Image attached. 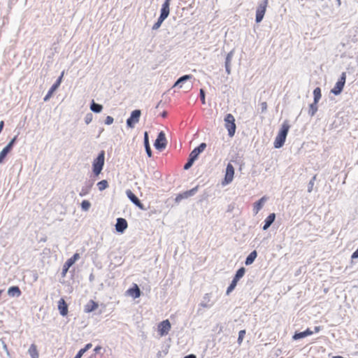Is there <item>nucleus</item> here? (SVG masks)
I'll list each match as a JSON object with an SVG mask.
<instances>
[{"mask_svg":"<svg viewBox=\"0 0 358 358\" xmlns=\"http://www.w3.org/2000/svg\"><path fill=\"white\" fill-rule=\"evenodd\" d=\"M260 109H261V113H264L267 110V103L266 101H263L260 103Z\"/></svg>","mask_w":358,"mask_h":358,"instance_id":"obj_44","label":"nucleus"},{"mask_svg":"<svg viewBox=\"0 0 358 358\" xmlns=\"http://www.w3.org/2000/svg\"><path fill=\"white\" fill-rule=\"evenodd\" d=\"M98 308V303L93 300H90L85 306L84 310L85 313H91Z\"/></svg>","mask_w":358,"mask_h":358,"instance_id":"obj_27","label":"nucleus"},{"mask_svg":"<svg viewBox=\"0 0 358 358\" xmlns=\"http://www.w3.org/2000/svg\"><path fill=\"white\" fill-rule=\"evenodd\" d=\"M225 127L228 131V135L233 137L236 132V126L234 117L229 113L224 117Z\"/></svg>","mask_w":358,"mask_h":358,"instance_id":"obj_3","label":"nucleus"},{"mask_svg":"<svg viewBox=\"0 0 358 358\" xmlns=\"http://www.w3.org/2000/svg\"><path fill=\"white\" fill-rule=\"evenodd\" d=\"M143 136V143L146 154L148 157H151L152 156V152L149 143V136L148 131H145Z\"/></svg>","mask_w":358,"mask_h":358,"instance_id":"obj_19","label":"nucleus"},{"mask_svg":"<svg viewBox=\"0 0 358 358\" xmlns=\"http://www.w3.org/2000/svg\"><path fill=\"white\" fill-rule=\"evenodd\" d=\"M141 111L139 109H136L131 113L130 117L127 120V126L129 128H134L139 122Z\"/></svg>","mask_w":358,"mask_h":358,"instance_id":"obj_8","label":"nucleus"},{"mask_svg":"<svg viewBox=\"0 0 358 358\" xmlns=\"http://www.w3.org/2000/svg\"><path fill=\"white\" fill-rule=\"evenodd\" d=\"M234 175V168L231 163H228L226 168V172L222 185H228L232 182Z\"/></svg>","mask_w":358,"mask_h":358,"instance_id":"obj_9","label":"nucleus"},{"mask_svg":"<svg viewBox=\"0 0 358 358\" xmlns=\"http://www.w3.org/2000/svg\"><path fill=\"white\" fill-rule=\"evenodd\" d=\"M316 180V175H315L309 181L308 184V192L310 193L313 191L315 180Z\"/></svg>","mask_w":358,"mask_h":358,"instance_id":"obj_40","label":"nucleus"},{"mask_svg":"<svg viewBox=\"0 0 358 358\" xmlns=\"http://www.w3.org/2000/svg\"><path fill=\"white\" fill-rule=\"evenodd\" d=\"M90 206H91V203L87 200H83L81 202V208H82V210H83L85 211H87L90 209Z\"/></svg>","mask_w":358,"mask_h":358,"instance_id":"obj_38","label":"nucleus"},{"mask_svg":"<svg viewBox=\"0 0 358 358\" xmlns=\"http://www.w3.org/2000/svg\"><path fill=\"white\" fill-rule=\"evenodd\" d=\"M332 358H344V357L342 356H340V355H337V356H334Z\"/></svg>","mask_w":358,"mask_h":358,"instance_id":"obj_57","label":"nucleus"},{"mask_svg":"<svg viewBox=\"0 0 358 358\" xmlns=\"http://www.w3.org/2000/svg\"><path fill=\"white\" fill-rule=\"evenodd\" d=\"M337 3H338V5L340 6L341 2V0H336Z\"/></svg>","mask_w":358,"mask_h":358,"instance_id":"obj_59","label":"nucleus"},{"mask_svg":"<svg viewBox=\"0 0 358 358\" xmlns=\"http://www.w3.org/2000/svg\"><path fill=\"white\" fill-rule=\"evenodd\" d=\"M184 358H196V356L194 354H190L185 356Z\"/></svg>","mask_w":358,"mask_h":358,"instance_id":"obj_52","label":"nucleus"},{"mask_svg":"<svg viewBox=\"0 0 358 358\" xmlns=\"http://www.w3.org/2000/svg\"><path fill=\"white\" fill-rule=\"evenodd\" d=\"M94 280V275L93 273H91L89 276V280L90 282H92Z\"/></svg>","mask_w":358,"mask_h":358,"instance_id":"obj_55","label":"nucleus"},{"mask_svg":"<svg viewBox=\"0 0 358 358\" xmlns=\"http://www.w3.org/2000/svg\"><path fill=\"white\" fill-rule=\"evenodd\" d=\"M105 162V151L101 150L92 162V173L95 177L99 176L103 170Z\"/></svg>","mask_w":358,"mask_h":358,"instance_id":"obj_2","label":"nucleus"},{"mask_svg":"<svg viewBox=\"0 0 358 358\" xmlns=\"http://www.w3.org/2000/svg\"><path fill=\"white\" fill-rule=\"evenodd\" d=\"M289 128L290 125L289 124V121L287 120H285L282 122L281 127L275 138L273 143L275 148H280L283 146L286 141V138L289 130Z\"/></svg>","mask_w":358,"mask_h":358,"instance_id":"obj_1","label":"nucleus"},{"mask_svg":"<svg viewBox=\"0 0 358 358\" xmlns=\"http://www.w3.org/2000/svg\"><path fill=\"white\" fill-rule=\"evenodd\" d=\"M317 103L318 102L313 101V103L310 104L309 110H308V114L310 116H311V117L314 116L315 114L316 113V112L317 111V109H318Z\"/></svg>","mask_w":358,"mask_h":358,"instance_id":"obj_33","label":"nucleus"},{"mask_svg":"<svg viewBox=\"0 0 358 358\" xmlns=\"http://www.w3.org/2000/svg\"><path fill=\"white\" fill-rule=\"evenodd\" d=\"M346 81V73L343 72L340 76V78L335 84L334 87L331 90V92L334 95L340 94L345 86Z\"/></svg>","mask_w":358,"mask_h":358,"instance_id":"obj_5","label":"nucleus"},{"mask_svg":"<svg viewBox=\"0 0 358 358\" xmlns=\"http://www.w3.org/2000/svg\"><path fill=\"white\" fill-rule=\"evenodd\" d=\"M234 56V51H230L226 56L225 58V71L228 75L231 73V62Z\"/></svg>","mask_w":358,"mask_h":358,"instance_id":"obj_21","label":"nucleus"},{"mask_svg":"<svg viewBox=\"0 0 358 358\" xmlns=\"http://www.w3.org/2000/svg\"><path fill=\"white\" fill-rule=\"evenodd\" d=\"M90 110L95 113H99L103 110V106L92 100L90 104Z\"/></svg>","mask_w":358,"mask_h":358,"instance_id":"obj_31","label":"nucleus"},{"mask_svg":"<svg viewBox=\"0 0 358 358\" xmlns=\"http://www.w3.org/2000/svg\"><path fill=\"white\" fill-rule=\"evenodd\" d=\"M127 292L134 299H137L140 297L141 294V291L138 286L136 284H134V286L129 288Z\"/></svg>","mask_w":358,"mask_h":358,"instance_id":"obj_20","label":"nucleus"},{"mask_svg":"<svg viewBox=\"0 0 358 358\" xmlns=\"http://www.w3.org/2000/svg\"><path fill=\"white\" fill-rule=\"evenodd\" d=\"M128 227L127 221L122 217H118L116 220L115 230L117 232L122 234Z\"/></svg>","mask_w":358,"mask_h":358,"instance_id":"obj_15","label":"nucleus"},{"mask_svg":"<svg viewBox=\"0 0 358 358\" xmlns=\"http://www.w3.org/2000/svg\"><path fill=\"white\" fill-rule=\"evenodd\" d=\"M198 189H199V186H196L195 187H194L189 190H187V191L183 192L182 193L178 194L175 199V202L178 203L182 199H187L190 196H194L197 192Z\"/></svg>","mask_w":358,"mask_h":358,"instance_id":"obj_10","label":"nucleus"},{"mask_svg":"<svg viewBox=\"0 0 358 358\" xmlns=\"http://www.w3.org/2000/svg\"><path fill=\"white\" fill-rule=\"evenodd\" d=\"M57 308L62 316H66L68 314V305L63 298L59 300Z\"/></svg>","mask_w":358,"mask_h":358,"instance_id":"obj_18","label":"nucleus"},{"mask_svg":"<svg viewBox=\"0 0 358 358\" xmlns=\"http://www.w3.org/2000/svg\"><path fill=\"white\" fill-rule=\"evenodd\" d=\"M28 353L30 355L31 358H38L39 355L37 350V346L33 343L30 345Z\"/></svg>","mask_w":358,"mask_h":358,"instance_id":"obj_30","label":"nucleus"},{"mask_svg":"<svg viewBox=\"0 0 358 358\" xmlns=\"http://www.w3.org/2000/svg\"><path fill=\"white\" fill-rule=\"evenodd\" d=\"M313 334V331H311L310 329H307L303 331L300 332H295L294 336H292L293 340H299L303 338L308 336H310Z\"/></svg>","mask_w":358,"mask_h":358,"instance_id":"obj_22","label":"nucleus"},{"mask_svg":"<svg viewBox=\"0 0 358 358\" xmlns=\"http://www.w3.org/2000/svg\"><path fill=\"white\" fill-rule=\"evenodd\" d=\"M3 348H4L6 350H7V345H6L5 343L3 344Z\"/></svg>","mask_w":358,"mask_h":358,"instance_id":"obj_60","label":"nucleus"},{"mask_svg":"<svg viewBox=\"0 0 358 358\" xmlns=\"http://www.w3.org/2000/svg\"><path fill=\"white\" fill-rule=\"evenodd\" d=\"M357 250H358V247H357Z\"/></svg>","mask_w":358,"mask_h":358,"instance_id":"obj_61","label":"nucleus"},{"mask_svg":"<svg viewBox=\"0 0 358 358\" xmlns=\"http://www.w3.org/2000/svg\"><path fill=\"white\" fill-rule=\"evenodd\" d=\"M168 113L166 111H163L162 113V117H166L167 116Z\"/></svg>","mask_w":358,"mask_h":358,"instance_id":"obj_56","label":"nucleus"},{"mask_svg":"<svg viewBox=\"0 0 358 358\" xmlns=\"http://www.w3.org/2000/svg\"><path fill=\"white\" fill-rule=\"evenodd\" d=\"M3 127H4V122L3 121H1L0 122V132L2 131V130L3 129Z\"/></svg>","mask_w":358,"mask_h":358,"instance_id":"obj_54","label":"nucleus"},{"mask_svg":"<svg viewBox=\"0 0 358 358\" xmlns=\"http://www.w3.org/2000/svg\"><path fill=\"white\" fill-rule=\"evenodd\" d=\"M210 300H211V294L207 293L203 296V299H202L201 302L200 303L199 306L203 308H210L213 304V303H210Z\"/></svg>","mask_w":358,"mask_h":358,"instance_id":"obj_25","label":"nucleus"},{"mask_svg":"<svg viewBox=\"0 0 358 358\" xmlns=\"http://www.w3.org/2000/svg\"><path fill=\"white\" fill-rule=\"evenodd\" d=\"M101 349H102V348H101V346H99V345L96 346V347H95V348L94 349V352L95 353H96V354H97V353H99V352H100V351L101 350Z\"/></svg>","mask_w":358,"mask_h":358,"instance_id":"obj_50","label":"nucleus"},{"mask_svg":"<svg viewBox=\"0 0 358 358\" xmlns=\"http://www.w3.org/2000/svg\"><path fill=\"white\" fill-rule=\"evenodd\" d=\"M73 265V264L71 263V261L70 262L68 259L66 261L62 267V271L61 273L62 277L64 278L66 276L69 268Z\"/></svg>","mask_w":358,"mask_h":358,"instance_id":"obj_32","label":"nucleus"},{"mask_svg":"<svg viewBox=\"0 0 358 358\" xmlns=\"http://www.w3.org/2000/svg\"><path fill=\"white\" fill-rule=\"evenodd\" d=\"M206 148V143H201L189 153V156L196 161Z\"/></svg>","mask_w":358,"mask_h":358,"instance_id":"obj_16","label":"nucleus"},{"mask_svg":"<svg viewBox=\"0 0 358 358\" xmlns=\"http://www.w3.org/2000/svg\"><path fill=\"white\" fill-rule=\"evenodd\" d=\"M10 152L8 148L6 147L3 148V149L0 152V164H3L4 162L5 158L8 155V154Z\"/></svg>","mask_w":358,"mask_h":358,"instance_id":"obj_35","label":"nucleus"},{"mask_svg":"<svg viewBox=\"0 0 358 358\" xmlns=\"http://www.w3.org/2000/svg\"><path fill=\"white\" fill-rule=\"evenodd\" d=\"M320 330H321V327H320V326H315V327H314V331H315V333L319 332Z\"/></svg>","mask_w":358,"mask_h":358,"instance_id":"obj_53","label":"nucleus"},{"mask_svg":"<svg viewBox=\"0 0 358 358\" xmlns=\"http://www.w3.org/2000/svg\"><path fill=\"white\" fill-rule=\"evenodd\" d=\"M170 2L171 0H165L164 3L162 6V8L166 9V10L170 11Z\"/></svg>","mask_w":358,"mask_h":358,"instance_id":"obj_46","label":"nucleus"},{"mask_svg":"<svg viewBox=\"0 0 358 358\" xmlns=\"http://www.w3.org/2000/svg\"><path fill=\"white\" fill-rule=\"evenodd\" d=\"M126 194L128 197V199L138 208L143 210H145L146 208L145 206L141 203V201L139 200V199L130 190L127 189L126 191Z\"/></svg>","mask_w":358,"mask_h":358,"instance_id":"obj_12","label":"nucleus"},{"mask_svg":"<svg viewBox=\"0 0 358 358\" xmlns=\"http://www.w3.org/2000/svg\"><path fill=\"white\" fill-rule=\"evenodd\" d=\"M63 76H64V71L61 73L60 76L57 79L55 83L49 89L48 93L43 98L44 101H48L50 99V98L52 96L54 92L59 87V85L62 83V80Z\"/></svg>","mask_w":358,"mask_h":358,"instance_id":"obj_11","label":"nucleus"},{"mask_svg":"<svg viewBox=\"0 0 358 358\" xmlns=\"http://www.w3.org/2000/svg\"><path fill=\"white\" fill-rule=\"evenodd\" d=\"M192 78V75H184L181 77H180L177 81L175 83L173 87H179L180 88L182 87V85L187 81L188 80L191 79Z\"/></svg>","mask_w":358,"mask_h":358,"instance_id":"obj_29","label":"nucleus"},{"mask_svg":"<svg viewBox=\"0 0 358 358\" xmlns=\"http://www.w3.org/2000/svg\"><path fill=\"white\" fill-rule=\"evenodd\" d=\"M257 251L256 250H253L246 257V259L245 260V264L246 266H249V265L252 264L255 262V260L257 258Z\"/></svg>","mask_w":358,"mask_h":358,"instance_id":"obj_28","label":"nucleus"},{"mask_svg":"<svg viewBox=\"0 0 358 358\" xmlns=\"http://www.w3.org/2000/svg\"><path fill=\"white\" fill-rule=\"evenodd\" d=\"M114 119L111 116H107L105 120V124L107 125H110L113 123Z\"/></svg>","mask_w":358,"mask_h":358,"instance_id":"obj_47","label":"nucleus"},{"mask_svg":"<svg viewBox=\"0 0 358 358\" xmlns=\"http://www.w3.org/2000/svg\"><path fill=\"white\" fill-rule=\"evenodd\" d=\"M83 353H82L80 350L78 352V353L76 354V355L74 357V358H81V357L83 356Z\"/></svg>","mask_w":358,"mask_h":358,"instance_id":"obj_51","label":"nucleus"},{"mask_svg":"<svg viewBox=\"0 0 358 358\" xmlns=\"http://www.w3.org/2000/svg\"><path fill=\"white\" fill-rule=\"evenodd\" d=\"M92 119H93V115L92 113H87L85 117V122L87 124H89L92 121Z\"/></svg>","mask_w":358,"mask_h":358,"instance_id":"obj_43","label":"nucleus"},{"mask_svg":"<svg viewBox=\"0 0 358 358\" xmlns=\"http://www.w3.org/2000/svg\"><path fill=\"white\" fill-rule=\"evenodd\" d=\"M194 162H195V160L189 156L187 162L185 164V165L183 166V169L185 170L189 169L192 166Z\"/></svg>","mask_w":358,"mask_h":358,"instance_id":"obj_37","label":"nucleus"},{"mask_svg":"<svg viewBox=\"0 0 358 358\" xmlns=\"http://www.w3.org/2000/svg\"><path fill=\"white\" fill-rule=\"evenodd\" d=\"M275 219V214L274 213H271L264 220L262 229L264 231L267 230L271 225L274 222Z\"/></svg>","mask_w":358,"mask_h":358,"instance_id":"obj_23","label":"nucleus"},{"mask_svg":"<svg viewBox=\"0 0 358 358\" xmlns=\"http://www.w3.org/2000/svg\"><path fill=\"white\" fill-rule=\"evenodd\" d=\"M96 185L99 191H103L108 187V182L106 180H102Z\"/></svg>","mask_w":358,"mask_h":358,"instance_id":"obj_36","label":"nucleus"},{"mask_svg":"<svg viewBox=\"0 0 358 358\" xmlns=\"http://www.w3.org/2000/svg\"><path fill=\"white\" fill-rule=\"evenodd\" d=\"M268 1V0H262L260 3H259L258 6L256 10V16H255V22L257 23H259L262 21L264 14L266 13Z\"/></svg>","mask_w":358,"mask_h":358,"instance_id":"obj_6","label":"nucleus"},{"mask_svg":"<svg viewBox=\"0 0 358 358\" xmlns=\"http://www.w3.org/2000/svg\"><path fill=\"white\" fill-rule=\"evenodd\" d=\"M80 258V255L78 253H75L71 258L68 259L69 261H71V263L74 264V263Z\"/></svg>","mask_w":358,"mask_h":358,"instance_id":"obj_45","label":"nucleus"},{"mask_svg":"<svg viewBox=\"0 0 358 358\" xmlns=\"http://www.w3.org/2000/svg\"><path fill=\"white\" fill-rule=\"evenodd\" d=\"M161 103H162V101H160L157 103V105L156 106V108H159V105L161 104Z\"/></svg>","mask_w":358,"mask_h":358,"instance_id":"obj_58","label":"nucleus"},{"mask_svg":"<svg viewBox=\"0 0 358 358\" xmlns=\"http://www.w3.org/2000/svg\"><path fill=\"white\" fill-rule=\"evenodd\" d=\"M245 268L244 267H241L240 268H238L236 271V274H235L232 281L231 282L229 286L227 287V289L226 292L227 295H229L235 289L238 280L241 278H243V276L245 275Z\"/></svg>","mask_w":358,"mask_h":358,"instance_id":"obj_4","label":"nucleus"},{"mask_svg":"<svg viewBox=\"0 0 358 358\" xmlns=\"http://www.w3.org/2000/svg\"><path fill=\"white\" fill-rule=\"evenodd\" d=\"M92 343H87L85 345V348H82L80 350V351L82 352V353H85L87 350H88L89 349H90L92 348Z\"/></svg>","mask_w":358,"mask_h":358,"instance_id":"obj_48","label":"nucleus"},{"mask_svg":"<svg viewBox=\"0 0 358 358\" xmlns=\"http://www.w3.org/2000/svg\"><path fill=\"white\" fill-rule=\"evenodd\" d=\"M167 145V140L165 134L163 131H160L154 143V146L156 150L162 151L166 148Z\"/></svg>","mask_w":358,"mask_h":358,"instance_id":"obj_7","label":"nucleus"},{"mask_svg":"<svg viewBox=\"0 0 358 358\" xmlns=\"http://www.w3.org/2000/svg\"><path fill=\"white\" fill-rule=\"evenodd\" d=\"M358 258V250L357 249L351 255L352 260Z\"/></svg>","mask_w":358,"mask_h":358,"instance_id":"obj_49","label":"nucleus"},{"mask_svg":"<svg viewBox=\"0 0 358 358\" xmlns=\"http://www.w3.org/2000/svg\"><path fill=\"white\" fill-rule=\"evenodd\" d=\"M245 334H246V331L245 329L241 330L238 332V340H237V343H238V345H241L242 343Z\"/></svg>","mask_w":358,"mask_h":358,"instance_id":"obj_41","label":"nucleus"},{"mask_svg":"<svg viewBox=\"0 0 358 358\" xmlns=\"http://www.w3.org/2000/svg\"><path fill=\"white\" fill-rule=\"evenodd\" d=\"M169 13H170V11L166 10V9H164V8H161L160 15L158 17L157 21L152 26V29L153 30H157V29H158L160 27V26L162 24V22L169 16Z\"/></svg>","mask_w":358,"mask_h":358,"instance_id":"obj_13","label":"nucleus"},{"mask_svg":"<svg viewBox=\"0 0 358 358\" xmlns=\"http://www.w3.org/2000/svg\"><path fill=\"white\" fill-rule=\"evenodd\" d=\"M199 97L203 105L206 104V92L203 89L199 90Z\"/></svg>","mask_w":358,"mask_h":358,"instance_id":"obj_42","label":"nucleus"},{"mask_svg":"<svg viewBox=\"0 0 358 358\" xmlns=\"http://www.w3.org/2000/svg\"><path fill=\"white\" fill-rule=\"evenodd\" d=\"M266 201V198L265 196H263L254 203L253 212L255 215H257L259 213V211L262 208Z\"/></svg>","mask_w":358,"mask_h":358,"instance_id":"obj_26","label":"nucleus"},{"mask_svg":"<svg viewBox=\"0 0 358 358\" xmlns=\"http://www.w3.org/2000/svg\"><path fill=\"white\" fill-rule=\"evenodd\" d=\"M94 183V180H88L85 182L84 185L83 186L79 195L80 196H85L88 194L93 187Z\"/></svg>","mask_w":358,"mask_h":358,"instance_id":"obj_17","label":"nucleus"},{"mask_svg":"<svg viewBox=\"0 0 358 358\" xmlns=\"http://www.w3.org/2000/svg\"><path fill=\"white\" fill-rule=\"evenodd\" d=\"M321 89L320 87H316L313 90V101L318 102L321 99Z\"/></svg>","mask_w":358,"mask_h":358,"instance_id":"obj_34","label":"nucleus"},{"mask_svg":"<svg viewBox=\"0 0 358 358\" xmlns=\"http://www.w3.org/2000/svg\"><path fill=\"white\" fill-rule=\"evenodd\" d=\"M17 138V136H14L10 140V141L6 145V148L11 151L13 150V147H14V145L16 143Z\"/></svg>","mask_w":358,"mask_h":358,"instance_id":"obj_39","label":"nucleus"},{"mask_svg":"<svg viewBox=\"0 0 358 358\" xmlns=\"http://www.w3.org/2000/svg\"><path fill=\"white\" fill-rule=\"evenodd\" d=\"M22 294V292L18 286L10 287L8 289V295L10 297H19Z\"/></svg>","mask_w":358,"mask_h":358,"instance_id":"obj_24","label":"nucleus"},{"mask_svg":"<svg viewBox=\"0 0 358 358\" xmlns=\"http://www.w3.org/2000/svg\"><path fill=\"white\" fill-rule=\"evenodd\" d=\"M171 327V323L169 320H165L161 322L158 325V331L160 336H163L167 335Z\"/></svg>","mask_w":358,"mask_h":358,"instance_id":"obj_14","label":"nucleus"}]
</instances>
